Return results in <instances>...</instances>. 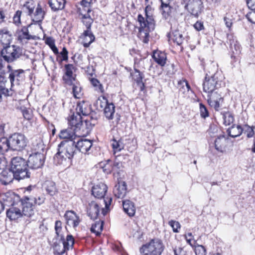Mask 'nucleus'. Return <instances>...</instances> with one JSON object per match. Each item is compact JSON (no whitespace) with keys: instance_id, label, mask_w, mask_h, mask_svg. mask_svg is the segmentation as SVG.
Instances as JSON below:
<instances>
[{"instance_id":"obj_33","label":"nucleus","mask_w":255,"mask_h":255,"mask_svg":"<svg viewBox=\"0 0 255 255\" xmlns=\"http://www.w3.org/2000/svg\"><path fill=\"white\" fill-rule=\"evenodd\" d=\"M152 57L154 61L161 66H163L166 60V56L164 52L161 51H154Z\"/></svg>"},{"instance_id":"obj_20","label":"nucleus","mask_w":255,"mask_h":255,"mask_svg":"<svg viewBox=\"0 0 255 255\" xmlns=\"http://www.w3.org/2000/svg\"><path fill=\"white\" fill-rule=\"evenodd\" d=\"M99 204L96 201H92L89 203L87 207V214L91 219L95 220L100 214Z\"/></svg>"},{"instance_id":"obj_48","label":"nucleus","mask_w":255,"mask_h":255,"mask_svg":"<svg viewBox=\"0 0 255 255\" xmlns=\"http://www.w3.org/2000/svg\"><path fill=\"white\" fill-rule=\"evenodd\" d=\"M254 127H251L248 125H246L244 126L242 129H243L244 133L246 134L247 137L251 138L255 134L254 130Z\"/></svg>"},{"instance_id":"obj_1","label":"nucleus","mask_w":255,"mask_h":255,"mask_svg":"<svg viewBox=\"0 0 255 255\" xmlns=\"http://www.w3.org/2000/svg\"><path fill=\"white\" fill-rule=\"evenodd\" d=\"M57 152L54 157L55 163L58 164H65L67 159H71L76 152L75 141L73 139L65 140L58 145Z\"/></svg>"},{"instance_id":"obj_56","label":"nucleus","mask_w":255,"mask_h":255,"mask_svg":"<svg viewBox=\"0 0 255 255\" xmlns=\"http://www.w3.org/2000/svg\"><path fill=\"white\" fill-rule=\"evenodd\" d=\"M109 104L107 99L104 97L102 98H99L97 101L98 106L101 109H104Z\"/></svg>"},{"instance_id":"obj_57","label":"nucleus","mask_w":255,"mask_h":255,"mask_svg":"<svg viewBox=\"0 0 255 255\" xmlns=\"http://www.w3.org/2000/svg\"><path fill=\"white\" fill-rule=\"evenodd\" d=\"M91 83L92 85L96 88V90L102 92L103 90V86L102 84L100 83V82L96 79L92 78L91 80Z\"/></svg>"},{"instance_id":"obj_32","label":"nucleus","mask_w":255,"mask_h":255,"mask_svg":"<svg viewBox=\"0 0 255 255\" xmlns=\"http://www.w3.org/2000/svg\"><path fill=\"white\" fill-rule=\"evenodd\" d=\"M32 148L36 152H41L44 148V145L41 138L37 136L33 137L32 139Z\"/></svg>"},{"instance_id":"obj_60","label":"nucleus","mask_w":255,"mask_h":255,"mask_svg":"<svg viewBox=\"0 0 255 255\" xmlns=\"http://www.w3.org/2000/svg\"><path fill=\"white\" fill-rule=\"evenodd\" d=\"M7 162L3 154H0V170H3L7 166Z\"/></svg>"},{"instance_id":"obj_39","label":"nucleus","mask_w":255,"mask_h":255,"mask_svg":"<svg viewBox=\"0 0 255 255\" xmlns=\"http://www.w3.org/2000/svg\"><path fill=\"white\" fill-rule=\"evenodd\" d=\"M113 199L111 197H107L104 198L103 200V202L105 205V208H102L101 214L103 216H105L107 213H108L111 210V205Z\"/></svg>"},{"instance_id":"obj_2","label":"nucleus","mask_w":255,"mask_h":255,"mask_svg":"<svg viewBox=\"0 0 255 255\" xmlns=\"http://www.w3.org/2000/svg\"><path fill=\"white\" fill-rule=\"evenodd\" d=\"M68 120L71 128H73L75 132H78V136H84L89 133L90 129L95 125V121L89 123L88 119H86L83 122L81 115L77 113H73Z\"/></svg>"},{"instance_id":"obj_8","label":"nucleus","mask_w":255,"mask_h":255,"mask_svg":"<svg viewBox=\"0 0 255 255\" xmlns=\"http://www.w3.org/2000/svg\"><path fill=\"white\" fill-rule=\"evenodd\" d=\"M22 55L21 48L16 45L6 46L0 51V56L7 63H11L19 58Z\"/></svg>"},{"instance_id":"obj_7","label":"nucleus","mask_w":255,"mask_h":255,"mask_svg":"<svg viewBox=\"0 0 255 255\" xmlns=\"http://www.w3.org/2000/svg\"><path fill=\"white\" fill-rule=\"evenodd\" d=\"M164 250L162 242L158 239H154L143 245L139 252L142 255H161Z\"/></svg>"},{"instance_id":"obj_27","label":"nucleus","mask_w":255,"mask_h":255,"mask_svg":"<svg viewBox=\"0 0 255 255\" xmlns=\"http://www.w3.org/2000/svg\"><path fill=\"white\" fill-rule=\"evenodd\" d=\"M123 206L124 212L129 217H132L135 213V207L133 202L129 200L123 201Z\"/></svg>"},{"instance_id":"obj_15","label":"nucleus","mask_w":255,"mask_h":255,"mask_svg":"<svg viewBox=\"0 0 255 255\" xmlns=\"http://www.w3.org/2000/svg\"><path fill=\"white\" fill-rule=\"evenodd\" d=\"M80 136L75 137L73 140L75 141V149L79 150L83 153H87L92 146V142L90 140L82 139Z\"/></svg>"},{"instance_id":"obj_24","label":"nucleus","mask_w":255,"mask_h":255,"mask_svg":"<svg viewBox=\"0 0 255 255\" xmlns=\"http://www.w3.org/2000/svg\"><path fill=\"white\" fill-rule=\"evenodd\" d=\"M76 113L80 114L81 116H88L91 112V105L88 102L82 101L79 102L76 107Z\"/></svg>"},{"instance_id":"obj_61","label":"nucleus","mask_w":255,"mask_h":255,"mask_svg":"<svg viewBox=\"0 0 255 255\" xmlns=\"http://www.w3.org/2000/svg\"><path fill=\"white\" fill-rule=\"evenodd\" d=\"M175 255H191V252L179 248L178 250H174Z\"/></svg>"},{"instance_id":"obj_25","label":"nucleus","mask_w":255,"mask_h":255,"mask_svg":"<svg viewBox=\"0 0 255 255\" xmlns=\"http://www.w3.org/2000/svg\"><path fill=\"white\" fill-rule=\"evenodd\" d=\"M22 216V212L15 206H11L6 211V216L10 220H16Z\"/></svg>"},{"instance_id":"obj_3","label":"nucleus","mask_w":255,"mask_h":255,"mask_svg":"<svg viewBox=\"0 0 255 255\" xmlns=\"http://www.w3.org/2000/svg\"><path fill=\"white\" fill-rule=\"evenodd\" d=\"M9 171L14 174L15 179L18 181L30 177L27 162L21 157L16 156L11 158Z\"/></svg>"},{"instance_id":"obj_26","label":"nucleus","mask_w":255,"mask_h":255,"mask_svg":"<svg viewBox=\"0 0 255 255\" xmlns=\"http://www.w3.org/2000/svg\"><path fill=\"white\" fill-rule=\"evenodd\" d=\"M227 142V139L225 135H222L218 136L215 140L216 149L220 152H223L225 150Z\"/></svg>"},{"instance_id":"obj_34","label":"nucleus","mask_w":255,"mask_h":255,"mask_svg":"<svg viewBox=\"0 0 255 255\" xmlns=\"http://www.w3.org/2000/svg\"><path fill=\"white\" fill-rule=\"evenodd\" d=\"M2 178L0 179L1 182L3 185H7L12 182L14 179H15V177L11 172L9 170L8 172L4 171L2 172Z\"/></svg>"},{"instance_id":"obj_63","label":"nucleus","mask_w":255,"mask_h":255,"mask_svg":"<svg viewBox=\"0 0 255 255\" xmlns=\"http://www.w3.org/2000/svg\"><path fill=\"white\" fill-rule=\"evenodd\" d=\"M22 114L24 118L27 120H29L32 118V114L31 112L27 109H24L22 110Z\"/></svg>"},{"instance_id":"obj_41","label":"nucleus","mask_w":255,"mask_h":255,"mask_svg":"<svg viewBox=\"0 0 255 255\" xmlns=\"http://www.w3.org/2000/svg\"><path fill=\"white\" fill-rule=\"evenodd\" d=\"M8 141V139L4 137L0 138V152L2 154L10 149Z\"/></svg>"},{"instance_id":"obj_18","label":"nucleus","mask_w":255,"mask_h":255,"mask_svg":"<svg viewBox=\"0 0 255 255\" xmlns=\"http://www.w3.org/2000/svg\"><path fill=\"white\" fill-rule=\"evenodd\" d=\"M64 217L67 225L69 226H72L73 228L77 227L80 222L79 217L72 211H66L64 215Z\"/></svg>"},{"instance_id":"obj_59","label":"nucleus","mask_w":255,"mask_h":255,"mask_svg":"<svg viewBox=\"0 0 255 255\" xmlns=\"http://www.w3.org/2000/svg\"><path fill=\"white\" fill-rule=\"evenodd\" d=\"M83 23L86 26L87 29L91 30V24L93 22V19L90 17H83Z\"/></svg>"},{"instance_id":"obj_49","label":"nucleus","mask_w":255,"mask_h":255,"mask_svg":"<svg viewBox=\"0 0 255 255\" xmlns=\"http://www.w3.org/2000/svg\"><path fill=\"white\" fill-rule=\"evenodd\" d=\"M53 249L58 255H62L66 252L63 246L61 244L60 240L59 243L54 244Z\"/></svg>"},{"instance_id":"obj_55","label":"nucleus","mask_w":255,"mask_h":255,"mask_svg":"<svg viewBox=\"0 0 255 255\" xmlns=\"http://www.w3.org/2000/svg\"><path fill=\"white\" fill-rule=\"evenodd\" d=\"M169 225L172 227L173 232H179L178 229H180L181 225L178 221L171 220L169 222Z\"/></svg>"},{"instance_id":"obj_37","label":"nucleus","mask_w":255,"mask_h":255,"mask_svg":"<svg viewBox=\"0 0 255 255\" xmlns=\"http://www.w3.org/2000/svg\"><path fill=\"white\" fill-rule=\"evenodd\" d=\"M61 244L63 246L65 251H67L72 249L74 244V239L72 235H68L66 240L65 241L64 237L60 239Z\"/></svg>"},{"instance_id":"obj_12","label":"nucleus","mask_w":255,"mask_h":255,"mask_svg":"<svg viewBox=\"0 0 255 255\" xmlns=\"http://www.w3.org/2000/svg\"><path fill=\"white\" fill-rule=\"evenodd\" d=\"M32 200H33L32 198L27 197L26 196L21 199L20 203L22 206V212L23 216L31 217L34 215L35 205L30 201Z\"/></svg>"},{"instance_id":"obj_10","label":"nucleus","mask_w":255,"mask_h":255,"mask_svg":"<svg viewBox=\"0 0 255 255\" xmlns=\"http://www.w3.org/2000/svg\"><path fill=\"white\" fill-rule=\"evenodd\" d=\"M181 3L185 4V8L196 17H198L203 11V3L201 0H181Z\"/></svg>"},{"instance_id":"obj_50","label":"nucleus","mask_w":255,"mask_h":255,"mask_svg":"<svg viewBox=\"0 0 255 255\" xmlns=\"http://www.w3.org/2000/svg\"><path fill=\"white\" fill-rule=\"evenodd\" d=\"M224 119V124L226 126H229L231 124L233 123L234 118V117L229 113H226L223 116Z\"/></svg>"},{"instance_id":"obj_23","label":"nucleus","mask_w":255,"mask_h":255,"mask_svg":"<svg viewBox=\"0 0 255 255\" xmlns=\"http://www.w3.org/2000/svg\"><path fill=\"white\" fill-rule=\"evenodd\" d=\"M115 196L118 198H123L127 193V185L124 181L119 182L114 189Z\"/></svg>"},{"instance_id":"obj_11","label":"nucleus","mask_w":255,"mask_h":255,"mask_svg":"<svg viewBox=\"0 0 255 255\" xmlns=\"http://www.w3.org/2000/svg\"><path fill=\"white\" fill-rule=\"evenodd\" d=\"M44 155L39 152L30 154L27 160L28 167L36 169L41 168L44 163Z\"/></svg>"},{"instance_id":"obj_47","label":"nucleus","mask_w":255,"mask_h":255,"mask_svg":"<svg viewBox=\"0 0 255 255\" xmlns=\"http://www.w3.org/2000/svg\"><path fill=\"white\" fill-rule=\"evenodd\" d=\"M102 230L103 224L100 222H96L91 228V232L95 233L97 236L100 235Z\"/></svg>"},{"instance_id":"obj_30","label":"nucleus","mask_w":255,"mask_h":255,"mask_svg":"<svg viewBox=\"0 0 255 255\" xmlns=\"http://www.w3.org/2000/svg\"><path fill=\"white\" fill-rule=\"evenodd\" d=\"M83 46L85 47H88L95 40V36L91 30L87 29L83 33Z\"/></svg>"},{"instance_id":"obj_19","label":"nucleus","mask_w":255,"mask_h":255,"mask_svg":"<svg viewBox=\"0 0 255 255\" xmlns=\"http://www.w3.org/2000/svg\"><path fill=\"white\" fill-rule=\"evenodd\" d=\"M108 187L103 183H99L93 187L92 193L95 197L98 199L104 198L107 191Z\"/></svg>"},{"instance_id":"obj_5","label":"nucleus","mask_w":255,"mask_h":255,"mask_svg":"<svg viewBox=\"0 0 255 255\" xmlns=\"http://www.w3.org/2000/svg\"><path fill=\"white\" fill-rule=\"evenodd\" d=\"M22 9L30 16L34 22H40L44 18L45 12L36 0H27L23 3Z\"/></svg>"},{"instance_id":"obj_43","label":"nucleus","mask_w":255,"mask_h":255,"mask_svg":"<svg viewBox=\"0 0 255 255\" xmlns=\"http://www.w3.org/2000/svg\"><path fill=\"white\" fill-rule=\"evenodd\" d=\"M100 166L103 168V171L106 174H109L114 171L112 167V161L110 160L107 161V163L101 162Z\"/></svg>"},{"instance_id":"obj_9","label":"nucleus","mask_w":255,"mask_h":255,"mask_svg":"<svg viewBox=\"0 0 255 255\" xmlns=\"http://www.w3.org/2000/svg\"><path fill=\"white\" fill-rule=\"evenodd\" d=\"M8 145L12 150L21 151L26 146L27 140L24 135L14 133L8 138Z\"/></svg>"},{"instance_id":"obj_21","label":"nucleus","mask_w":255,"mask_h":255,"mask_svg":"<svg viewBox=\"0 0 255 255\" xmlns=\"http://www.w3.org/2000/svg\"><path fill=\"white\" fill-rule=\"evenodd\" d=\"M23 70L18 69L11 71L9 75V78L11 83V88L13 87L15 81L16 85H19V82L23 79ZM11 90V88H10Z\"/></svg>"},{"instance_id":"obj_42","label":"nucleus","mask_w":255,"mask_h":255,"mask_svg":"<svg viewBox=\"0 0 255 255\" xmlns=\"http://www.w3.org/2000/svg\"><path fill=\"white\" fill-rule=\"evenodd\" d=\"M112 146L114 154L121 151L124 148V144L121 140H116L114 139L112 141Z\"/></svg>"},{"instance_id":"obj_54","label":"nucleus","mask_w":255,"mask_h":255,"mask_svg":"<svg viewBox=\"0 0 255 255\" xmlns=\"http://www.w3.org/2000/svg\"><path fill=\"white\" fill-rule=\"evenodd\" d=\"M200 116L202 118L205 119L209 117V112L206 107L202 103L199 104Z\"/></svg>"},{"instance_id":"obj_44","label":"nucleus","mask_w":255,"mask_h":255,"mask_svg":"<svg viewBox=\"0 0 255 255\" xmlns=\"http://www.w3.org/2000/svg\"><path fill=\"white\" fill-rule=\"evenodd\" d=\"M178 85L180 91L182 93L188 92L190 90V87L186 80L179 81Z\"/></svg>"},{"instance_id":"obj_51","label":"nucleus","mask_w":255,"mask_h":255,"mask_svg":"<svg viewBox=\"0 0 255 255\" xmlns=\"http://www.w3.org/2000/svg\"><path fill=\"white\" fill-rule=\"evenodd\" d=\"M55 230L56 235L60 239H62L63 235L61 234L62 231V223L60 221H56L55 223Z\"/></svg>"},{"instance_id":"obj_17","label":"nucleus","mask_w":255,"mask_h":255,"mask_svg":"<svg viewBox=\"0 0 255 255\" xmlns=\"http://www.w3.org/2000/svg\"><path fill=\"white\" fill-rule=\"evenodd\" d=\"M74 66L73 64H66L65 65V73L62 79L65 84L71 86L73 82H76V75L73 74V71Z\"/></svg>"},{"instance_id":"obj_14","label":"nucleus","mask_w":255,"mask_h":255,"mask_svg":"<svg viewBox=\"0 0 255 255\" xmlns=\"http://www.w3.org/2000/svg\"><path fill=\"white\" fill-rule=\"evenodd\" d=\"M207 94V101L209 105L216 111H218L220 107V103L223 101L221 95L219 93L218 90Z\"/></svg>"},{"instance_id":"obj_13","label":"nucleus","mask_w":255,"mask_h":255,"mask_svg":"<svg viewBox=\"0 0 255 255\" xmlns=\"http://www.w3.org/2000/svg\"><path fill=\"white\" fill-rule=\"evenodd\" d=\"M0 199L3 201L4 205L8 206L17 205L21 200L18 195L11 191L0 195Z\"/></svg>"},{"instance_id":"obj_45","label":"nucleus","mask_w":255,"mask_h":255,"mask_svg":"<svg viewBox=\"0 0 255 255\" xmlns=\"http://www.w3.org/2000/svg\"><path fill=\"white\" fill-rule=\"evenodd\" d=\"M27 197H31L33 198V200H31L33 203L35 205H41L43 204L45 200V197L44 195H41L38 197H35L34 195H30L26 196Z\"/></svg>"},{"instance_id":"obj_28","label":"nucleus","mask_w":255,"mask_h":255,"mask_svg":"<svg viewBox=\"0 0 255 255\" xmlns=\"http://www.w3.org/2000/svg\"><path fill=\"white\" fill-rule=\"evenodd\" d=\"M76 134H77L78 136V132H75V131L73 130V128H70L64 129L61 130L59 136L61 138L74 139L75 137H77Z\"/></svg>"},{"instance_id":"obj_36","label":"nucleus","mask_w":255,"mask_h":255,"mask_svg":"<svg viewBox=\"0 0 255 255\" xmlns=\"http://www.w3.org/2000/svg\"><path fill=\"white\" fill-rule=\"evenodd\" d=\"M105 117L108 120H112L115 113V106L113 103H109L104 109Z\"/></svg>"},{"instance_id":"obj_4","label":"nucleus","mask_w":255,"mask_h":255,"mask_svg":"<svg viewBox=\"0 0 255 255\" xmlns=\"http://www.w3.org/2000/svg\"><path fill=\"white\" fill-rule=\"evenodd\" d=\"M146 17L139 14L137 16V21L139 24L138 36L143 42L147 43L149 41V33L154 28V21L151 16L147 14L145 10Z\"/></svg>"},{"instance_id":"obj_38","label":"nucleus","mask_w":255,"mask_h":255,"mask_svg":"<svg viewBox=\"0 0 255 255\" xmlns=\"http://www.w3.org/2000/svg\"><path fill=\"white\" fill-rule=\"evenodd\" d=\"M170 38L171 40L178 45H181L184 40L182 34L179 30L174 31L171 34Z\"/></svg>"},{"instance_id":"obj_31","label":"nucleus","mask_w":255,"mask_h":255,"mask_svg":"<svg viewBox=\"0 0 255 255\" xmlns=\"http://www.w3.org/2000/svg\"><path fill=\"white\" fill-rule=\"evenodd\" d=\"M66 3L65 0H49L48 3L53 11L61 10L64 8Z\"/></svg>"},{"instance_id":"obj_46","label":"nucleus","mask_w":255,"mask_h":255,"mask_svg":"<svg viewBox=\"0 0 255 255\" xmlns=\"http://www.w3.org/2000/svg\"><path fill=\"white\" fill-rule=\"evenodd\" d=\"M75 82H73V84L71 85L73 86L72 92L75 98H79L82 96L81 87L78 83Z\"/></svg>"},{"instance_id":"obj_64","label":"nucleus","mask_w":255,"mask_h":255,"mask_svg":"<svg viewBox=\"0 0 255 255\" xmlns=\"http://www.w3.org/2000/svg\"><path fill=\"white\" fill-rule=\"evenodd\" d=\"M246 17L250 22L255 24V12H249Z\"/></svg>"},{"instance_id":"obj_6","label":"nucleus","mask_w":255,"mask_h":255,"mask_svg":"<svg viewBox=\"0 0 255 255\" xmlns=\"http://www.w3.org/2000/svg\"><path fill=\"white\" fill-rule=\"evenodd\" d=\"M210 66L213 69L212 70V72L215 73L210 76L206 74L203 87L204 91L207 93L217 90L221 86V81L219 79L220 73L217 71V66L212 63Z\"/></svg>"},{"instance_id":"obj_58","label":"nucleus","mask_w":255,"mask_h":255,"mask_svg":"<svg viewBox=\"0 0 255 255\" xmlns=\"http://www.w3.org/2000/svg\"><path fill=\"white\" fill-rule=\"evenodd\" d=\"M196 255H206V250L205 247L202 245H198L195 250Z\"/></svg>"},{"instance_id":"obj_52","label":"nucleus","mask_w":255,"mask_h":255,"mask_svg":"<svg viewBox=\"0 0 255 255\" xmlns=\"http://www.w3.org/2000/svg\"><path fill=\"white\" fill-rule=\"evenodd\" d=\"M230 48L232 50L234 56L239 55L241 53V46L237 42L234 43L233 45V44L231 43Z\"/></svg>"},{"instance_id":"obj_22","label":"nucleus","mask_w":255,"mask_h":255,"mask_svg":"<svg viewBox=\"0 0 255 255\" xmlns=\"http://www.w3.org/2000/svg\"><path fill=\"white\" fill-rule=\"evenodd\" d=\"M12 39V34L7 29L3 28L0 30V43L3 47L10 46Z\"/></svg>"},{"instance_id":"obj_16","label":"nucleus","mask_w":255,"mask_h":255,"mask_svg":"<svg viewBox=\"0 0 255 255\" xmlns=\"http://www.w3.org/2000/svg\"><path fill=\"white\" fill-rule=\"evenodd\" d=\"M16 36L17 40L22 44H26L29 40H35L36 36L29 33L28 28L23 26L20 29L17 30L16 32Z\"/></svg>"},{"instance_id":"obj_29","label":"nucleus","mask_w":255,"mask_h":255,"mask_svg":"<svg viewBox=\"0 0 255 255\" xmlns=\"http://www.w3.org/2000/svg\"><path fill=\"white\" fill-rule=\"evenodd\" d=\"M43 187L47 193L50 196H54L57 192L55 183L52 181H46L44 182Z\"/></svg>"},{"instance_id":"obj_40","label":"nucleus","mask_w":255,"mask_h":255,"mask_svg":"<svg viewBox=\"0 0 255 255\" xmlns=\"http://www.w3.org/2000/svg\"><path fill=\"white\" fill-rule=\"evenodd\" d=\"M133 78L136 81L138 85H141L140 90L141 91L143 90L144 89V84L142 82V74L141 73L139 70L135 69V73L133 75Z\"/></svg>"},{"instance_id":"obj_53","label":"nucleus","mask_w":255,"mask_h":255,"mask_svg":"<svg viewBox=\"0 0 255 255\" xmlns=\"http://www.w3.org/2000/svg\"><path fill=\"white\" fill-rule=\"evenodd\" d=\"M168 1V0L166 1H161V7L163 9V14L165 16L168 15L171 12L170 7L168 5V4L166 3Z\"/></svg>"},{"instance_id":"obj_35","label":"nucleus","mask_w":255,"mask_h":255,"mask_svg":"<svg viewBox=\"0 0 255 255\" xmlns=\"http://www.w3.org/2000/svg\"><path fill=\"white\" fill-rule=\"evenodd\" d=\"M227 131L229 136L232 137H236L242 134L243 132V129L240 126L234 125Z\"/></svg>"},{"instance_id":"obj_62","label":"nucleus","mask_w":255,"mask_h":255,"mask_svg":"<svg viewBox=\"0 0 255 255\" xmlns=\"http://www.w3.org/2000/svg\"><path fill=\"white\" fill-rule=\"evenodd\" d=\"M21 14V11L20 10H17L13 16V22L16 25H18L19 24H20L21 23V22H20Z\"/></svg>"}]
</instances>
